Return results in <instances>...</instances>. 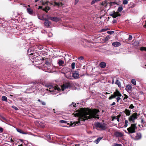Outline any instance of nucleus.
Returning a JSON list of instances; mask_svg holds the SVG:
<instances>
[{
    "label": "nucleus",
    "instance_id": "f8f14e48",
    "mask_svg": "<svg viewBox=\"0 0 146 146\" xmlns=\"http://www.w3.org/2000/svg\"><path fill=\"white\" fill-rule=\"evenodd\" d=\"M123 112L125 113L127 116H129L131 114V111L127 109H125L123 111Z\"/></svg>",
    "mask_w": 146,
    "mask_h": 146
},
{
    "label": "nucleus",
    "instance_id": "603ef678",
    "mask_svg": "<svg viewBox=\"0 0 146 146\" xmlns=\"http://www.w3.org/2000/svg\"><path fill=\"white\" fill-rule=\"evenodd\" d=\"M78 59H80L82 60L84 59V58L82 56H80L79 58Z\"/></svg>",
    "mask_w": 146,
    "mask_h": 146
},
{
    "label": "nucleus",
    "instance_id": "e2e57ef3",
    "mask_svg": "<svg viewBox=\"0 0 146 146\" xmlns=\"http://www.w3.org/2000/svg\"><path fill=\"white\" fill-rule=\"evenodd\" d=\"M53 111H54V113H56V112L54 111H55V110H54V109H53Z\"/></svg>",
    "mask_w": 146,
    "mask_h": 146
},
{
    "label": "nucleus",
    "instance_id": "338daca9",
    "mask_svg": "<svg viewBox=\"0 0 146 146\" xmlns=\"http://www.w3.org/2000/svg\"><path fill=\"white\" fill-rule=\"evenodd\" d=\"M44 127V125H42V126H41V127Z\"/></svg>",
    "mask_w": 146,
    "mask_h": 146
},
{
    "label": "nucleus",
    "instance_id": "412c9836",
    "mask_svg": "<svg viewBox=\"0 0 146 146\" xmlns=\"http://www.w3.org/2000/svg\"><path fill=\"white\" fill-rule=\"evenodd\" d=\"M115 84H117L119 87H120L121 86V84L120 82L119 81L117 80H116Z\"/></svg>",
    "mask_w": 146,
    "mask_h": 146
},
{
    "label": "nucleus",
    "instance_id": "20e7f679",
    "mask_svg": "<svg viewBox=\"0 0 146 146\" xmlns=\"http://www.w3.org/2000/svg\"><path fill=\"white\" fill-rule=\"evenodd\" d=\"M137 129V127L136 126V124H131L130 127L127 128V130L128 132L125 131L126 133L128 134L133 133L135 132V130Z\"/></svg>",
    "mask_w": 146,
    "mask_h": 146
},
{
    "label": "nucleus",
    "instance_id": "8fccbe9b",
    "mask_svg": "<svg viewBox=\"0 0 146 146\" xmlns=\"http://www.w3.org/2000/svg\"><path fill=\"white\" fill-rule=\"evenodd\" d=\"M3 129L1 127H0V132H3Z\"/></svg>",
    "mask_w": 146,
    "mask_h": 146
},
{
    "label": "nucleus",
    "instance_id": "680f3d73",
    "mask_svg": "<svg viewBox=\"0 0 146 146\" xmlns=\"http://www.w3.org/2000/svg\"><path fill=\"white\" fill-rule=\"evenodd\" d=\"M60 3V5H63V4L62 3Z\"/></svg>",
    "mask_w": 146,
    "mask_h": 146
},
{
    "label": "nucleus",
    "instance_id": "dca6fc26",
    "mask_svg": "<svg viewBox=\"0 0 146 146\" xmlns=\"http://www.w3.org/2000/svg\"><path fill=\"white\" fill-rule=\"evenodd\" d=\"M100 66L102 68H104L106 66V64L105 62H102L100 63Z\"/></svg>",
    "mask_w": 146,
    "mask_h": 146
},
{
    "label": "nucleus",
    "instance_id": "58836bf2",
    "mask_svg": "<svg viewBox=\"0 0 146 146\" xmlns=\"http://www.w3.org/2000/svg\"><path fill=\"white\" fill-rule=\"evenodd\" d=\"M124 95L125 96V97L124 98L123 100H125V99H127L128 98V96L125 94H124Z\"/></svg>",
    "mask_w": 146,
    "mask_h": 146
},
{
    "label": "nucleus",
    "instance_id": "c756f323",
    "mask_svg": "<svg viewBox=\"0 0 146 146\" xmlns=\"http://www.w3.org/2000/svg\"><path fill=\"white\" fill-rule=\"evenodd\" d=\"M123 9L122 7H120L118 8L117 10L118 12H120Z\"/></svg>",
    "mask_w": 146,
    "mask_h": 146
},
{
    "label": "nucleus",
    "instance_id": "864d4df0",
    "mask_svg": "<svg viewBox=\"0 0 146 146\" xmlns=\"http://www.w3.org/2000/svg\"><path fill=\"white\" fill-rule=\"evenodd\" d=\"M78 1H79V0H75V4H77L78 3Z\"/></svg>",
    "mask_w": 146,
    "mask_h": 146
},
{
    "label": "nucleus",
    "instance_id": "7ed1b4c3",
    "mask_svg": "<svg viewBox=\"0 0 146 146\" xmlns=\"http://www.w3.org/2000/svg\"><path fill=\"white\" fill-rule=\"evenodd\" d=\"M122 96L121 93L117 90L116 89L115 91L113 92V94L111 95L108 98L109 100H111L113 98H115L117 97L116 100L117 102H119V100H121L120 97Z\"/></svg>",
    "mask_w": 146,
    "mask_h": 146
},
{
    "label": "nucleus",
    "instance_id": "4be33fe9",
    "mask_svg": "<svg viewBox=\"0 0 146 146\" xmlns=\"http://www.w3.org/2000/svg\"><path fill=\"white\" fill-rule=\"evenodd\" d=\"M64 63V62L63 61L60 60H58V64L59 66H62Z\"/></svg>",
    "mask_w": 146,
    "mask_h": 146
},
{
    "label": "nucleus",
    "instance_id": "de8ad7c7",
    "mask_svg": "<svg viewBox=\"0 0 146 146\" xmlns=\"http://www.w3.org/2000/svg\"><path fill=\"white\" fill-rule=\"evenodd\" d=\"M55 4L56 5L59 6L60 5V3H58L55 2Z\"/></svg>",
    "mask_w": 146,
    "mask_h": 146
},
{
    "label": "nucleus",
    "instance_id": "f257e3e1",
    "mask_svg": "<svg viewBox=\"0 0 146 146\" xmlns=\"http://www.w3.org/2000/svg\"><path fill=\"white\" fill-rule=\"evenodd\" d=\"M99 112V110L94 109L92 110L88 109L81 108L80 111L77 113V116L79 117V120L77 121L74 122L73 123H70V125L71 126L74 127L79 125L81 121H85L86 120L91 118L99 119L98 115H97Z\"/></svg>",
    "mask_w": 146,
    "mask_h": 146
},
{
    "label": "nucleus",
    "instance_id": "2f4dec72",
    "mask_svg": "<svg viewBox=\"0 0 146 146\" xmlns=\"http://www.w3.org/2000/svg\"><path fill=\"white\" fill-rule=\"evenodd\" d=\"M49 3L48 1H46L45 2H42V5H48V3Z\"/></svg>",
    "mask_w": 146,
    "mask_h": 146
},
{
    "label": "nucleus",
    "instance_id": "e433bc0d",
    "mask_svg": "<svg viewBox=\"0 0 146 146\" xmlns=\"http://www.w3.org/2000/svg\"><path fill=\"white\" fill-rule=\"evenodd\" d=\"M132 36L131 35H129V38L128 39V40H130L132 39Z\"/></svg>",
    "mask_w": 146,
    "mask_h": 146
},
{
    "label": "nucleus",
    "instance_id": "c9c22d12",
    "mask_svg": "<svg viewBox=\"0 0 146 146\" xmlns=\"http://www.w3.org/2000/svg\"><path fill=\"white\" fill-rule=\"evenodd\" d=\"M113 146H122V145L121 144H117V143H114V145H113Z\"/></svg>",
    "mask_w": 146,
    "mask_h": 146
},
{
    "label": "nucleus",
    "instance_id": "49530a36",
    "mask_svg": "<svg viewBox=\"0 0 146 146\" xmlns=\"http://www.w3.org/2000/svg\"><path fill=\"white\" fill-rule=\"evenodd\" d=\"M96 2V1L95 0H93V1L91 2V4L92 5L94 3H95V2Z\"/></svg>",
    "mask_w": 146,
    "mask_h": 146
},
{
    "label": "nucleus",
    "instance_id": "79ce46f5",
    "mask_svg": "<svg viewBox=\"0 0 146 146\" xmlns=\"http://www.w3.org/2000/svg\"><path fill=\"white\" fill-rule=\"evenodd\" d=\"M40 103L43 106H44L46 105V103L44 102L41 101Z\"/></svg>",
    "mask_w": 146,
    "mask_h": 146
},
{
    "label": "nucleus",
    "instance_id": "72a5a7b5",
    "mask_svg": "<svg viewBox=\"0 0 146 146\" xmlns=\"http://www.w3.org/2000/svg\"><path fill=\"white\" fill-rule=\"evenodd\" d=\"M134 106L132 104H131L130 105L129 108L130 109H133L134 108Z\"/></svg>",
    "mask_w": 146,
    "mask_h": 146
},
{
    "label": "nucleus",
    "instance_id": "423d86ee",
    "mask_svg": "<svg viewBox=\"0 0 146 146\" xmlns=\"http://www.w3.org/2000/svg\"><path fill=\"white\" fill-rule=\"evenodd\" d=\"M130 136L133 139L135 140H138L141 138L142 135L140 132H135L133 134H130Z\"/></svg>",
    "mask_w": 146,
    "mask_h": 146
},
{
    "label": "nucleus",
    "instance_id": "6ab92c4d",
    "mask_svg": "<svg viewBox=\"0 0 146 146\" xmlns=\"http://www.w3.org/2000/svg\"><path fill=\"white\" fill-rule=\"evenodd\" d=\"M50 9V7L48 6L44 8L43 9V10L45 11L46 12H47Z\"/></svg>",
    "mask_w": 146,
    "mask_h": 146
},
{
    "label": "nucleus",
    "instance_id": "a18cd8bd",
    "mask_svg": "<svg viewBox=\"0 0 146 146\" xmlns=\"http://www.w3.org/2000/svg\"><path fill=\"white\" fill-rule=\"evenodd\" d=\"M71 106H72L73 105V106L74 107H76V104H75L74 103H72L71 104Z\"/></svg>",
    "mask_w": 146,
    "mask_h": 146
},
{
    "label": "nucleus",
    "instance_id": "09e8293b",
    "mask_svg": "<svg viewBox=\"0 0 146 146\" xmlns=\"http://www.w3.org/2000/svg\"><path fill=\"white\" fill-rule=\"evenodd\" d=\"M115 102H113V103L110 104V106H113L115 105Z\"/></svg>",
    "mask_w": 146,
    "mask_h": 146
},
{
    "label": "nucleus",
    "instance_id": "0e129e2a",
    "mask_svg": "<svg viewBox=\"0 0 146 146\" xmlns=\"http://www.w3.org/2000/svg\"><path fill=\"white\" fill-rule=\"evenodd\" d=\"M18 146H23V145L21 144V145H18Z\"/></svg>",
    "mask_w": 146,
    "mask_h": 146
},
{
    "label": "nucleus",
    "instance_id": "5701e85b",
    "mask_svg": "<svg viewBox=\"0 0 146 146\" xmlns=\"http://www.w3.org/2000/svg\"><path fill=\"white\" fill-rule=\"evenodd\" d=\"M2 101H5V102L7 101V98L5 96H3L2 97Z\"/></svg>",
    "mask_w": 146,
    "mask_h": 146
},
{
    "label": "nucleus",
    "instance_id": "6e6d98bb",
    "mask_svg": "<svg viewBox=\"0 0 146 146\" xmlns=\"http://www.w3.org/2000/svg\"><path fill=\"white\" fill-rule=\"evenodd\" d=\"M42 6H39L38 7V9H42Z\"/></svg>",
    "mask_w": 146,
    "mask_h": 146
},
{
    "label": "nucleus",
    "instance_id": "7c9ffc66",
    "mask_svg": "<svg viewBox=\"0 0 146 146\" xmlns=\"http://www.w3.org/2000/svg\"><path fill=\"white\" fill-rule=\"evenodd\" d=\"M75 63L74 62H73L71 64V67L72 69H74L75 68Z\"/></svg>",
    "mask_w": 146,
    "mask_h": 146
},
{
    "label": "nucleus",
    "instance_id": "13d9d810",
    "mask_svg": "<svg viewBox=\"0 0 146 146\" xmlns=\"http://www.w3.org/2000/svg\"><path fill=\"white\" fill-rule=\"evenodd\" d=\"M33 54H34V53H29V54L30 55H33Z\"/></svg>",
    "mask_w": 146,
    "mask_h": 146
},
{
    "label": "nucleus",
    "instance_id": "f704fd0d",
    "mask_svg": "<svg viewBox=\"0 0 146 146\" xmlns=\"http://www.w3.org/2000/svg\"><path fill=\"white\" fill-rule=\"evenodd\" d=\"M114 31H108L107 32V33L110 34H112L114 33Z\"/></svg>",
    "mask_w": 146,
    "mask_h": 146
},
{
    "label": "nucleus",
    "instance_id": "aec40b11",
    "mask_svg": "<svg viewBox=\"0 0 146 146\" xmlns=\"http://www.w3.org/2000/svg\"><path fill=\"white\" fill-rule=\"evenodd\" d=\"M102 138L101 137H98L97 139L96 140L94 141V142L96 143V144L98 143L101 140Z\"/></svg>",
    "mask_w": 146,
    "mask_h": 146
},
{
    "label": "nucleus",
    "instance_id": "ddd939ff",
    "mask_svg": "<svg viewBox=\"0 0 146 146\" xmlns=\"http://www.w3.org/2000/svg\"><path fill=\"white\" fill-rule=\"evenodd\" d=\"M112 45L115 47H118L121 45V44L119 42H113Z\"/></svg>",
    "mask_w": 146,
    "mask_h": 146
},
{
    "label": "nucleus",
    "instance_id": "052dcab7",
    "mask_svg": "<svg viewBox=\"0 0 146 146\" xmlns=\"http://www.w3.org/2000/svg\"><path fill=\"white\" fill-rule=\"evenodd\" d=\"M38 102H40L41 101H40V99H39L38 100Z\"/></svg>",
    "mask_w": 146,
    "mask_h": 146
},
{
    "label": "nucleus",
    "instance_id": "bb28decb",
    "mask_svg": "<svg viewBox=\"0 0 146 146\" xmlns=\"http://www.w3.org/2000/svg\"><path fill=\"white\" fill-rule=\"evenodd\" d=\"M107 5V2L106 1L103 2L101 3V5L104 6H106Z\"/></svg>",
    "mask_w": 146,
    "mask_h": 146
},
{
    "label": "nucleus",
    "instance_id": "774afa93",
    "mask_svg": "<svg viewBox=\"0 0 146 146\" xmlns=\"http://www.w3.org/2000/svg\"><path fill=\"white\" fill-rule=\"evenodd\" d=\"M145 27L146 28V21H145Z\"/></svg>",
    "mask_w": 146,
    "mask_h": 146
},
{
    "label": "nucleus",
    "instance_id": "6e6552de",
    "mask_svg": "<svg viewBox=\"0 0 146 146\" xmlns=\"http://www.w3.org/2000/svg\"><path fill=\"white\" fill-rule=\"evenodd\" d=\"M138 115L137 113L135 112L132 114L128 118V120L131 123H134L135 120L137 118Z\"/></svg>",
    "mask_w": 146,
    "mask_h": 146
},
{
    "label": "nucleus",
    "instance_id": "a878e982",
    "mask_svg": "<svg viewBox=\"0 0 146 146\" xmlns=\"http://www.w3.org/2000/svg\"><path fill=\"white\" fill-rule=\"evenodd\" d=\"M131 83L132 84H133V85H135L136 84V82L135 80L134 79H133L131 80Z\"/></svg>",
    "mask_w": 146,
    "mask_h": 146
},
{
    "label": "nucleus",
    "instance_id": "0eeeda50",
    "mask_svg": "<svg viewBox=\"0 0 146 146\" xmlns=\"http://www.w3.org/2000/svg\"><path fill=\"white\" fill-rule=\"evenodd\" d=\"M106 125L105 123L100 122H97L95 124V126L97 128H100L102 130H105L106 129Z\"/></svg>",
    "mask_w": 146,
    "mask_h": 146
},
{
    "label": "nucleus",
    "instance_id": "c03bdc74",
    "mask_svg": "<svg viewBox=\"0 0 146 146\" xmlns=\"http://www.w3.org/2000/svg\"><path fill=\"white\" fill-rule=\"evenodd\" d=\"M38 18L39 19H40V20H43V17L42 16H38Z\"/></svg>",
    "mask_w": 146,
    "mask_h": 146
},
{
    "label": "nucleus",
    "instance_id": "5fc2aeb1",
    "mask_svg": "<svg viewBox=\"0 0 146 146\" xmlns=\"http://www.w3.org/2000/svg\"><path fill=\"white\" fill-rule=\"evenodd\" d=\"M49 35H49V37H50V36H52V34L51 33H50L49 34Z\"/></svg>",
    "mask_w": 146,
    "mask_h": 146
},
{
    "label": "nucleus",
    "instance_id": "39448f33",
    "mask_svg": "<svg viewBox=\"0 0 146 146\" xmlns=\"http://www.w3.org/2000/svg\"><path fill=\"white\" fill-rule=\"evenodd\" d=\"M65 76L69 79H72V77L75 79H77L78 78L79 75L77 71H75L72 74L70 72H68L65 74Z\"/></svg>",
    "mask_w": 146,
    "mask_h": 146
},
{
    "label": "nucleus",
    "instance_id": "a19ab883",
    "mask_svg": "<svg viewBox=\"0 0 146 146\" xmlns=\"http://www.w3.org/2000/svg\"><path fill=\"white\" fill-rule=\"evenodd\" d=\"M12 107L15 110H18V109L17 108L14 106H12Z\"/></svg>",
    "mask_w": 146,
    "mask_h": 146
},
{
    "label": "nucleus",
    "instance_id": "37998d69",
    "mask_svg": "<svg viewBox=\"0 0 146 146\" xmlns=\"http://www.w3.org/2000/svg\"><path fill=\"white\" fill-rule=\"evenodd\" d=\"M108 30V29H102L101 30V31L102 32H104L105 31H106Z\"/></svg>",
    "mask_w": 146,
    "mask_h": 146
},
{
    "label": "nucleus",
    "instance_id": "3c124183",
    "mask_svg": "<svg viewBox=\"0 0 146 146\" xmlns=\"http://www.w3.org/2000/svg\"><path fill=\"white\" fill-rule=\"evenodd\" d=\"M116 117L115 116L113 117H112V121H113L114 120V119H116Z\"/></svg>",
    "mask_w": 146,
    "mask_h": 146
},
{
    "label": "nucleus",
    "instance_id": "2eb2a0df",
    "mask_svg": "<svg viewBox=\"0 0 146 146\" xmlns=\"http://www.w3.org/2000/svg\"><path fill=\"white\" fill-rule=\"evenodd\" d=\"M44 24L45 26L48 27L50 25V22L49 21L46 20L45 21Z\"/></svg>",
    "mask_w": 146,
    "mask_h": 146
},
{
    "label": "nucleus",
    "instance_id": "69168bd1",
    "mask_svg": "<svg viewBox=\"0 0 146 146\" xmlns=\"http://www.w3.org/2000/svg\"><path fill=\"white\" fill-rule=\"evenodd\" d=\"M141 122L142 123H143V119H142L141 120Z\"/></svg>",
    "mask_w": 146,
    "mask_h": 146
},
{
    "label": "nucleus",
    "instance_id": "4c0bfd02",
    "mask_svg": "<svg viewBox=\"0 0 146 146\" xmlns=\"http://www.w3.org/2000/svg\"><path fill=\"white\" fill-rule=\"evenodd\" d=\"M43 46H42L40 45L38 46V48H39L40 50L42 49L43 48Z\"/></svg>",
    "mask_w": 146,
    "mask_h": 146
},
{
    "label": "nucleus",
    "instance_id": "cd10ccee",
    "mask_svg": "<svg viewBox=\"0 0 146 146\" xmlns=\"http://www.w3.org/2000/svg\"><path fill=\"white\" fill-rule=\"evenodd\" d=\"M128 0H123V3L124 5H126L128 3Z\"/></svg>",
    "mask_w": 146,
    "mask_h": 146
},
{
    "label": "nucleus",
    "instance_id": "1a4fd4ad",
    "mask_svg": "<svg viewBox=\"0 0 146 146\" xmlns=\"http://www.w3.org/2000/svg\"><path fill=\"white\" fill-rule=\"evenodd\" d=\"M115 135L117 137H121L123 136L124 134L121 132L116 131L114 133Z\"/></svg>",
    "mask_w": 146,
    "mask_h": 146
},
{
    "label": "nucleus",
    "instance_id": "393cba45",
    "mask_svg": "<svg viewBox=\"0 0 146 146\" xmlns=\"http://www.w3.org/2000/svg\"><path fill=\"white\" fill-rule=\"evenodd\" d=\"M128 121L127 120H125V124L124 125V127H126L128 125Z\"/></svg>",
    "mask_w": 146,
    "mask_h": 146
},
{
    "label": "nucleus",
    "instance_id": "9b49d317",
    "mask_svg": "<svg viewBox=\"0 0 146 146\" xmlns=\"http://www.w3.org/2000/svg\"><path fill=\"white\" fill-rule=\"evenodd\" d=\"M125 89L127 92L129 93H130L132 89V87L131 85H127L125 87Z\"/></svg>",
    "mask_w": 146,
    "mask_h": 146
},
{
    "label": "nucleus",
    "instance_id": "4468645a",
    "mask_svg": "<svg viewBox=\"0 0 146 146\" xmlns=\"http://www.w3.org/2000/svg\"><path fill=\"white\" fill-rule=\"evenodd\" d=\"M110 15L112 16L113 17L115 18L116 17L119 16L120 15L117 12H114V13Z\"/></svg>",
    "mask_w": 146,
    "mask_h": 146
},
{
    "label": "nucleus",
    "instance_id": "473e14b6",
    "mask_svg": "<svg viewBox=\"0 0 146 146\" xmlns=\"http://www.w3.org/2000/svg\"><path fill=\"white\" fill-rule=\"evenodd\" d=\"M110 38V37L109 36H107L105 38V41H107Z\"/></svg>",
    "mask_w": 146,
    "mask_h": 146
},
{
    "label": "nucleus",
    "instance_id": "bf43d9fd",
    "mask_svg": "<svg viewBox=\"0 0 146 146\" xmlns=\"http://www.w3.org/2000/svg\"><path fill=\"white\" fill-rule=\"evenodd\" d=\"M35 0V2H37L38 1H39V0Z\"/></svg>",
    "mask_w": 146,
    "mask_h": 146
},
{
    "label": "nucleus",
    "instance_id": "9d476101",
    "mask_svg": "<svg viewBox=\"0 0 146 146\" xmlns=\"http://www.w3.org/2000/svg\"><path fill=\"white\" fill-rule=\"evenodd\" d=\"M49 19L56 22H57L60 20V19L58 17H50Z\"/></svg>",
    "mask_w": 146,
    "mask_h": 146
},
{
    "label": "nucleus",
    "instance_id": "b1692460",
    "mask_svg": "<svg viewBox=\"0 0 146 146\" xmlns=\"http://www.w3.org/2000/svg\"><path fill=\"white\" fill-rule=\"evenodd\" d=\"M140 50L141 51H146V47H141L140 48Z\"/></svg>",
    "mask_w": 146,
    "mask_h": 146
},
{
    "label": "nucleus",
    "instance_id": "c85d7f7f",
    "mask_svg": "<svg viewBox=\"0 0 146 146\" xmlns=\"http://www.w3.org/2000/svg\"><path fill=\"white\" fill-rule=\"evenodd\" d=\"M121 115L119 114L116 116V119L118 122L119 121V118L121 117Z\"/></svg>",
    "mask_w": 146,
    "mask_h": 146
},
{
    "label": "nucleus",
    "instance_id": "f03ea898",
    "mask_svg": "<svg viewBox=\"0 0 146 146\" xmlns=\"http://www.w3.org/2000/svg\"><path fill=\"white\" fill-rule=\"evenodd\" d=\"M45 86L48 88L46 89L47 91L49 90L50 92H58L60 91L61 90V89L62 91H63L66 88H69L71 86V84L69 82L64 83L62 86H61V89L58 86L53 87L52 86L46 84L45 85Z\"/></svg>",
    "mask_w": 146,
    "mask_h": 146
},
{
    "label": "nucleus",
    "instance_id": "4d7b16f0",
    "mask_svg": "<svg viewBox=\"0 0 146 146\" xmlns=\"http://www.w3.org/2000/svg\"><path fill=\"white\" fill-rule=\"evenodd\" d=\"M48 138L49 139H51V137H50V136H48Z\"/></svg>",
    "mask_w": 146,
    "mask_h": 146
},
{
    "label": "nucleus",
    "instance_id": "a211bd4d",
    "mask_svg": "<svg viewBox=\"0 0 146 146\" xmlns=\"http://www.w3.org/2000/svg\"><path fill=\"white\" fill-rule=\"evenodd\" d=\"M27 12L30 14L31 15L33 13V11L30 8H28L27 9Z\"/></svg>",
    "mask_w": 146,
    "mask_h": 146
},
{
    "label": "nucleus",
    "instance_id": "ea45409f",
    "mask_svg": "<svg viewBox=\"0 0 146 146\" xmlns=\"http://www.w3.org/2000/svg\"><path fill=\"white\" fill-rule=\"evenodd\" d=\"M60 122L62 123H66L67 121H64L63 120H61L60 121Z\"/></svg>",
    "mask_w": 146,
    "mask_h": 146
},
{
    "label": "nucleus",
    "instance_id": "f3484780",
    "mask_svg": "<svg viewBox=\"0 0 146 146\" xmlns=\"http://www.w3.org/2000/svg\"><path fill=\"white\" fill-rule=\"evenodd\" d=\"M17 131V132H19V133L23 134H27V133L24 132L23 130H21V129H20L17 128L16 129Z\"/></svg>",
    "mask_w": 146,
    "mask_h": 146
}]
</instances>
